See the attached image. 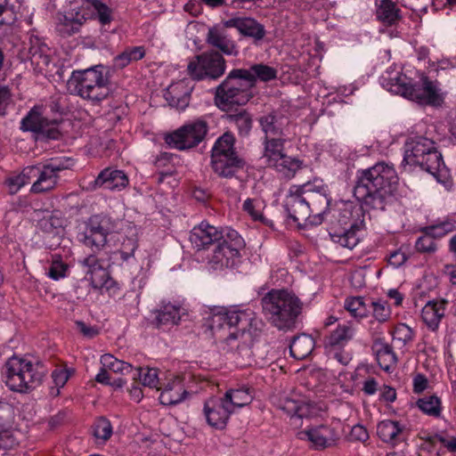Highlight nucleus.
<instances>
[{"label": "nucleus", "instance_id": "1", "mask_svg": "<svg viewBox=\"0 0 456 456\" xmlns=\"http://www.w3.org/2000/svg\"><path fill=\"white\" fill-rule=\"evenodd\" d=\"M397 183L395 169L385 162L358 170L354 195L362 205H355L351 201H341L336 205L333 217L341 228L330 232L331 240L349 249L357 246L365 228L363 206L384 210L396 189Z\"/></svg>", "mask_w": 456, "mask_h": 456}, {"label": "nucleus", "instance_id": "2", "mask_svg": "<svg viewBox=\"0 0 456 456\" xmlns=\"http://www.w3.org/2000/svg\"><path fill=\"white\" fill-rule=\"evenodd\" d=\"M189 240L198 251L214 246L211 255L208 256V262L215 270L234 267L240 257V250L244 246L243 239L235 230H219L205 221L193 227Z\"/></svg>", "mask_w": 456, "mask_h": 456}, {"label": "nucleus", "instance_id": "3", "mask_svg": "<svg viewBox=\"0 0 456 456\" xmlns=\"http://www.w3.org/2000/svg\"><path fill=\"white\" fill-rule=\"evenodd\" d=\"M259 323L261 322L251 311H230L214 314L209 327L216 339L220 342L232 346V342L238 339L243 340L241 346H237V350L239 354L244 351L245 354L249 356V344L247 342L256 336Z\"/></svg>", "mask_w": 456, "mask_h": 456}, {"label": "nucleus", "instance_id": "4", "mask_svg": "<svg viewBox=\"0 0 456 456\" xmlns=\"http://www.w3.org/2000/svg\"><path fill=\"white\" fill-rule=\"evenodd\" d=\"M265 317L275 328L290 330L303 311V302L292 291L273 289L261 298Z\"/></svg>", "mask_w": 456, "mask_h": 456}, {"label": "nucleus", "instance_id": "5", "mask_svg": "<svg viewBox=\"0 0 456 456\" xmlns=\"http://www.w3.org/2000/svg\"><path fill=\"white\" fill-rule=\"evenodd\" d=\"M45 376V369L39 362L27 357L12 355L5 362L2 377L8 388L26 394L38 387Z\"/></svg>", "mask_w": 456, "mask_h": 456}, {"label": "nucleus", "instance_id": "6", "mask_svg": "<svg viewBox=\"0 0 456 456\" xmlns=\"http://www.w3.org/2000/svg\"><path fill=\"white\" fill-rule=\"evenodd\" d=\"M68 86L71 94L93 102H102L110 92L109 77L103 65L74 70Z\"/></svg>", "mask_w": 456, "mask_h": 456}, {"label": "nucleus", "instance_id": "7", "mask_svg": "<svg viewBox=\"0 0 456 456\" xmlns=\"http://www.w3.org/2000/svg\"><path fill=\"white\" fill-rule=\"evenodd\" d=\"M403 161L411 166H419L437 181H441L440 176L446 172L442 154L436 150L435 142L424 136H415L406 141Z\"/></svg>", "mask_w": 456, "mask_h": 456}, {"label": "nucleus", "instance_id": "8", "mask_svg": "<svg viewBox=\"0 0 456 456\" xmlns=\"http://www.w3.org/2000/svg\"><path fill=\"white\" fill-rule=\"evenodd\" d=\"M235 142V136L226 132L216 139L211 149L210 167L221 178L235 177L246 166V160L237 151Z\"/></svg>", "mask_w": 456, "mask_h": 456}, {"label": "nucleus", "instance_id": "9", "mask_svg": "<svg viewBox=\"0 0 456 456\" xmlns=\"http://www.w3.org/2000/svg\"><path fill=\"white\" fill-rule=\"evenodd\" d=\"M118 229V221L106 215H94L86 224L85 231L79 234V240L96 253L108 242V237Z\"/></svg>", "mask_w": 456, "mask_h": 456}, {"label": "nucleus", "instance_id": "10", "mask_svg": "<svg viewBox=\"0 0 456 456\" xmlns=\"http://www.w3.org/2000/svg\"><path fill=\"white\" fill-rule=\"evenodd\" d=\"M225 68L222 54L210 51L194 56L188 63L187 71L193 80H216L224 74Z\"/></svg>", "mask_w": 456, "mask_h": 456}, {"label": "nucleus", "instance_id": "11", "mask_svg": "<svg viewBox=\"0 0 456 456\" xmlns=\"http://www.w3.org/2000/svg\"><path fill=\"white\" fill-rule=\"evenodd\" d=\"M300 190H302L313 214L314 218L311 220V224H322L323 216L330 209L331 200L328 185L322 179L315 178L301 184Z\"/></svg>", "mask_w": 456, "mask_h": 456}, {"label": "nucleus", "instance_id": "12", "mask_svg": "<svg viewBox=\"0 0 456 456\" xmlns=\"http://www.w3.org/2000/svg\"><path fill=\"white\" fill-rule=\"evenodd\" d=\"M208 131V123L204 119H197L185 124L165 138L166 142L179 151L196 147L206 137Z\"/></svg>", "mask_w": 456, "mask_h": 456}, {"label": "nucleus", "instance_id": "13", "mask_svg": "<svg viewBox=\"0 0 456 456\" xmlns=\"http://www.w3.org/2000/svg\"><path fill=\"white\" fill-rule=\"evenodd\" d=\"M20 129L26 132H33L46 139L56 140L61 133L58 129L56 119H47L43 116L42 108L33 107L28 113L21 119Z\"/></svg>", "mask_w": 456, "mask_h": 456}, {"label": "nucleus", "instance_id": "14", "mask_svg": "<svg viewBox=\"0 0 456 456\" xmlns=\"http://www.w3.org/2000/svg\"><path fill=\"white\" fill-rule=\"evenodd\" d=\"M69 167V159H51L50 162L38 166V174L30 188V191L45 193L53 191L58 184L60 172Z\"/></svg>", "mask_w": 456, "mask_h": 456}, {"label": "nucleus", "instance_id": "15", "mask_svg": "<svg viewBox=\"0 0 456 456\" xmlns=\"http://www.w3.org/2000/svg\"><path fill=\"white\" fill-rule=\"evenodd\" d=\"M301 440H306L314 450H324L335 446L340 439L337 427L329 424L312 426L298 433Z\"/></svg>", "mask_w": 456, "mask_h": 456}, {"label": "nucleus", "instance_id": "16", "mask_svg": "<svg viewBox=\"0 0 456 456\" xmlns=\"http://www.w3.org/2000/svg\"><path fill=\"white\" fill-rule=\"evenodd\" d=\"M284 208L288 216L294 222H308L311 224L313 214L307 205L300 185H291L284 200Z\"/></svg>", "mask_w": 456, "mask_h": 456}, {"label": "nucleus", "instance_id": "17", "mask_svg": "<svg viewBox=\"0 0 456 456\" xmlns=\"http://www.w3.org/2000/svg\"><path fill=\"white\" fill-rule=\"evenodd\" d=\"M405 97L420 104L439 105L443 102L437 82L426 76L417 83H411Z\"/></svg>", "mask_w": 456, "mask_h": 456}, {"label": "nucleus", "instance_id": "18", "mask_svg": "<svg viewBox=\"0 0 456 456\" xmlns=\"http://www.w3.org/2000/svg\"><path fill=\"white\" fill-rule=\"evenodd\" d=\"M232 413L223 396H211L204 403L203 414L207 423L216 429L224 428Z\"/></svg>", "mask_w": 456, "mask_h": 456}, {"label": "nucleus", "instance_id": "19", "mask_svg": "<svg viewBox=\"0 0 456 456\" xmlns=\"http://www.w3.org/2000/svg\"><path fill=\"white\" fill-rule=\"evenodd\" d=\"M152 323L159 329L169 330L178 325L188 315L187 311L181 305L171 302H161L159 308L152 311Z\"/></svg>", "mask_w": 456, "mask_h": 456}, {"label": "nucleus", "instance_id": "20", "mask_svg": "<svg viewBox=\"0 0 456 456\" xmlns=\"http://www.w3.org/2000/svg\"><path fill=\"white\" fill-rule=\"evenodd\" d=\"M224 26L236 28L241 36L252 38L256 44L263 40L266 35L265 26L248 16L232 17L224 22Z\"/></svg>", "mask_w": 456, "mask_h": 456}, {"label": "nucleus", "instance_id": "21", "mask_svg": "<svg viewBox=\"0 0 456 456\" xmlns=\"http://www.w3.org/2000/svg\"><path fill=\"white\" fill-rule=\"evenodd\" d=\"M248 101L249 94H245L243 89L232 87L224 81L216 88L215 102L224 110H227L234 105H244Z\"/></svg>", "mask_w": 456, "mask_h": 456}, {"label": "nucleus", "instance_id": "22", "mask_svg": "<svg viewBox=\"0 0 456 456\" xmlns=\"http://www.w3.org/2000/svg\"><path fill=\"white\" fill-rule=\"evenodd\" d=\"M377 436L383 443L395 445L407 439L408 430L401 421L384 419L377 425Z\"/></svg>", "mask_w": 456, "mask_h": 456}, {"label": "nucleus", "instance_id": "23", "mask_svg": "<svg viewBox=\"0 0 456 456\" xmlns=\"http://www.w3.org/2000/svg\"><path fill=\"white\" fill-rule=\"evenodd\" d=\"M81 264L87 268L86 275L93 288L99 289L102 288H110V279L108 271L103 267L102 262L94 254H91L85 257Z\"/></svg>", "mask_w": 456, "mask_h": 456}, {"label": "nucleus", "instance_id": "24", "mask_svg": "<svg viewBox=\"0 0 456 456\" xmlns=\"http://www.w3.org/2000/svg\"><path fill=\"white\" fill-rule=\"evenodd\" d=\"M128 177L122 170L105 168L91 183V189L102 188L110 191H120L128 185Z\"/></svg>", "mask_w": 456, "mask_h": 456}, {"label": "nucleus", "instance_id": "25", "mask_svg": "<svg viewBox=\"0 0 456 456\" xmlns=\"http://www.w3.org/2000/svg\"><path fill=\"white\" fill-rule=\"evenodd\" d=\"M192 89L188 81L179 80L166 89L164 98L169 106L183 110L189 105Z\"/></svg>", "mask_w": 456, "mask_h": 456}, {"label": "nucleus", "instance_id": "26", "mask_svg": "<svg viewBox=\"0 0 456 456\" xmlns=\"http://www.w3.org/2000/svg\"><path fill=\"white\" fill-rule=\"evenodd\" d=\"M265 138L285 137L284 129L289 124V118L280 110H273L259 118Z\"/></svg>", "mask_w": 456, "mask_h": 456}, {"label": "nucleus", "instance_id": "27", "mask_svg": "<svg viewBox=\"0 0 456 456\" xmlns=\"http://www.w3.org/2000/svg\"><path fill=\"white\" fill-rule=\"evenodd\" d=\"M28 45V57L31 65L34 66L35 69L43 71L51 62L50 49L41 38L33 34L29 36Z\"/></svg>", "mask_w": 456, "mask_h": 456}, {"label": "nucleus", "instance_id": "28", "mask_svg": "<svg viewBox=\"0 0 456 456\" xmlns=\"http://www.w3.org/2000/svg\"><path fill=\"white\" fill-rule=\"evenodd\" d=\"M160 390L159 402L164 405L178 404L188 395L183 379L179 376L174 377Z\"/></svg>", "mask_w": 456, "mask_h": 456}, {"label": "nucleus", "instance_id": "29", "mask_svg": "<svg viewBox=\"0 0 456 456\" xmlns=\"http://www.w3.org/2000/svg\"><path fill=\"white\" fill-rule=\"evenodd\" d=\"M448 301L445 299L430 300L421 311V320L431 331H436L439 328L442 319L445 315V306Z\"/></svg>", "mask_w": 456, "mask_h": 456}, {"label": "nucleus", "instance_id": "30", "mask_svg": "<svg viewBox=\"0 0 456 456\" xmlns=\"http://www.w3.org/2000/svg\"><path fill=\"white\" fill-rule=\"evenodd\" d=\"M384 88L395 94L406 96L411 86V79L395 69H387L380 77Z\"/></svg>", "mask_w": 456, "mask_h": 456}, {"label": "nucleus", "instance_id": "31", "mask_svg": "<svg viewBox=\"0 0 456 456\" xmlns=\"http://www.w3.org/2000/svg\"><path fill=\"white\" fill-rule=\"evenodd\" d=\"M207 42L213 47L219 49L226 55H237V46L231 38L222 29L212 28H209Z\"/></svg>", "mask_w": 456, "mask_h": 456}, {"label": "nucleus", "instance_id": "32", "mask_svg": "<svg viewBox=\"0 0 456 456\" xmlns=\"http://www.w3.org/2000/svg\"><path fill=\"white\" fill-rule=\"evenodd\" d=\"M354 327L347 322L346 324L338 325L325 338V348H343L354 336Z\"/></svg>", "mask_w": 456, "mask_h": 456}, {"label": "nucleus", "instance_id": "33", "mask_svg": "<svg viewBox=\"0 0 456 456\" xmlns=\"http://www.w3.org/2000/svg\"><path fill=\"white\" fill-rule=\"evenodd\" d=\"M286 141V137L264 138L263 159H265L267 166L277 163L278 159H281L282 155L285 154L284 144Z\"/></svg>", "mask_w": 456, "mask_h": 456}, {"label": "nucleus", "instance_id": "34", "mask_svg": "<svg viewBox=\"0 0 456 456\" xmlns=\"http://www.w3.org/2000/svg\"><path fill=\"white\" fill-rule=\"evenodd\" d=\"M314 339L306 334H301L293 338L289 345L290 355L297 360H304L313 352Z\"/></svg>", "mask_w": 456, "mask_h": 456}, {"label": "nucleus", "instance_id": "35", "mask_svg": "<svg viewBox=\"0 0 456 456\" xmlns=\"http://www.w3.org/2000/svg\"><path fill=\"white\" fill-rule=\"evenodd\" d=\"M223 397L232 412L237 409L249 404L253 400V395L248 387L229 389L225 392Z\"/></svg>", "mask_w": 456, "mask_h": 456}, {"label": "nucleus", "instance_id": "36", "mask_svg": "<svg viewBox=\"0 0 456 456\" xmlns=\"http://www.w3.org/2000/svg\"><path fill=\"white\" fill-rule=\"evenodd\" d=\"M224 81L232 87L243 89L244 94H249V99L251 98V89L254 86L252 84V77L246 71V69H232Z\"/></svg>", "mask_w": 456, "mask_h": 456}, {"label": "nucleus", "instance_id": "37", "mask_svg": "<svg viewBox=\"0 0 456 456\" xmlns=\"http://www.w3.org/2000/svg\"><path fill=\"white\" fill-rule=\"evenodd\" d=\"M269 167H273L285 178H292L297 172L302 168L303 161L297 158L288 156L286 153L282 155L281 159H278L277 163L272 164Z\"/></svg>", "mask_w": 456, "mask_h": 456}, {"label": "nucleus", "instance_id": "38", "mask_svg": "<svg viewBox=\"0 0 456 456\" xmlns=\"http://www.w3.org/2000/svg\"><path fill=\"white\" fill-rule=\"evenodd\" d=\"M92 20H97L102 26L109 25L114 19L113 9L102 0H88Z\"/></svg>", "mask_w": 456, "mask_h": 456}, {"label": "nucleus", "instance_id": "39", "mask_svg": "<svg viewBox=\"0 0 456 456\" xmlns=\"http://www.w3.org/2000/svg\"><path fill=\"white\" fill-rule=\"evenodd\" d=\"M279 408L291 418L303 419L310 412L306 403L289 397L280 400Z\"/></svg>", "mask_w": 456, "mask_h": 456}, {"label": "nucleus", "instance_id": "40", "mask_svg": "<svg viewBox=\"0 0 456 456\" xmlns=\"http://www.w3.org/2000/svg\"><path fill=\"white\" fill-rule=\"evenodd\" d=\"M377 18L386 25H393L400 19V10L391 0H382L377 9Z\"/></svg>", "mask_w": 456, "mask_h": 456}, {"label": "nucleus", "instance_id": "41", "mask_svg": "<svg viewBox=\"0 0 456 456\" xmlns=\"http://www.w3.org/2000/svg\"><path fill=\"white\" fill-rule=\"evenodd\" d=\"M246 71L251 75L254 86L257 80L268 82L277 77L276 69L263 63L254 64L249 69H246Z\"/></svg>", "mask_w": 456, "mask_h": 456}, {"label": "nucleus", "instance_id": "42", "mask_svg": "<svg viewBox=\"0 0 456 456\" xmlns=\"http://www.w3.org/2000/svg\"><path fill=\"white\" fill-rule=\"evenodd\" d=\"M133 379L134 380L138 379L144 387H155L157 390L161 389V387H159V379L157 369L140 367L134 370Z\"/></svg>", "mask_w": 456, "mask_h": 456}, {"label": "nucleus", "instance_id": "43", "mask_svg": "<svg viewBox=\"0 0 456 456\" xmlns=\"http://www.w3.org/2000/svg\"><path fill=\"white\" fill-rule=\"evenodd\" d=\"M100 362L105 369L114 373L128 374L133 371V366L130 363L118 360L110 354L102 355Z\"/></svg>", "mask_w": 456, "mask_h": 456}, {"label": "nucleus", "instance_id": "44", "mask_svg": "<svg viewBox=\"0 0 456 456\" xmlns=\"http://www.w3.org/2000/svg\"><path fill=\"white\" fill-rule=\"evenodd\" d=\"M344 308L356 319H362L368 314V308L362 297H350L346 298Z\"/></svg>", "mask_w": 456, "mask_h": 456}, {"label": "nucleus", "instance_id": "45", "mask_svg": "<svg viewBox=\"0 0 456 456\" xmlns=\"http://www.w3.org/2000/svg\"><path fill=\"white\" fill-rule=\"evenodd\" d=\"M425 228L428 230V234H432L436 239H440L456 230V221L452 218H445Z\"/></svg>", "mask_w": 456, "mask_h": 456}, {"label": "nucleus", "instance_id": "46", "mask_svg": "<svg viewBox=\"0 0 456 456\" xmlns=\"http://www.w3.org/2000/svg\"><path fill=\"white\" fill-rule=\"evenodd\" d=\"M227 119L231 124H234L239 130V133L242 135H246L249 133L252 127L251 116L245 110H240L234 114L227 116Z\"/></svg>", "mask_w": 456, "mask_h": 456}, {"label": "nucleus", "instance_id": "47", "mask_svg": "<svg viewBox=\"0 0 456 456\" xmlns=\"http://www.w3.org/2000/svg\"><path fill=\"white\" fill-rule=\"evenodd\" d=\"M68 17L75 21L76 26H82L88 20H92V12L88 7V0H81L80 4L67 13Z\"/></svg>", "mask_w": 456, "mask_h": 456}, {"label": "nucleus", "instance_id": "48", "mask_svg": "<svg viewBox=\"0 0 456 456\" xmlns=\"http://www.w3.org/2000/svg\"><path fill=\"white\" fill-rule=\"evenodd\" d=\"M418 407L426 414L439 417L441 414V401L436 395L420 398L417 402Z\"/></svg>", "mask_w": 456, "mask_h": 456}, {"label": "nucleus", "instance_id": "49", "mask_svg": "<svg viewBox=\"0 0 456 456\" xmlns=\"http://www.w3.org/2000/svg\"><path fill=\"white\" fill-rule=\"evenodd\" d=\"M396 360L392 346L388 344H381L377 350V361L379 366L385 370H388L390 366L396 362Z\"/></svg>", "mask_w": 456, "mask_h": 456}, {"label": "nucleus", "instance_id": "50", "mask_svg": "<svg viewBox=\"0 0 456 456\" xmlns=\"http://www.w3.org/2000/svg\"><path fill=\"white\" fill-rule=\"evenodd\" d=\"M113 433L110 421L105 417H100L93 425V435L96 439L107 441Z\"/></svg>", "mask_w": 456, "mask_h": 456}, {"label": "nucleus", "instance_id": "51", "mask_svg": "<svg viewBox=\"0 0 456 456\" xmlns=\"http://www.w3.org/2000/svg\"><path fill=\"white\" fill-rule=\"evenodd\" d=\"M261 202L257 200L254 199H247L243 202L242 208L245 212H247L252 220L260 222L262 224H267L268 219L264 216V215L261 212Z\"/></svg>", "mask_w": 456, "mask_h": 456}, {"label": "nucleus", "instance_id": "52", "mask_svg": "<svg viewBox=\"0 0 456 456\" xmlns=\"http://www.w3.org/2000/svg\"><path fill=\"white\" fill-rule=\"evenodd\" d=\"M422 236L419 237L415 243V248L419 253H434L436 250L435 237L428 234V230L423 227L421 229Z\"/></svg>", "mask_w": 456, "mask_h": 456}, {"label": "nucleus", "instance_id": "53", "mask_svg": "<svg viewBox=\"0 0 456 456\" xmlns=\"http://www.w3.org/2000/svg\"><path fill=\"white\" fill-rule=\"evenodd\" d=\"M9 404L0 400V441L12 437L11 427L6 420L7 414L9 413Z\"/></svg>", "mask_w": 456, "mask_h": 456}, {"label": "nucleus", "instance_id": "54", "mask_svg": "<svg viewBox=\"0 0 456 456\" xmlns=\"http://www.w3.org/2000/svg\"><path fill=\"white\" fill-rule=\"evenodd\" d=\"M80 29V28L76 26L74 20H71L67 14L56 25V30L62 37H69L77 34Z\"/></svg>", "mask_w": 456, "mask_h": 456}, {"label": "nucleus", "instance_id": "55", "mask_svg": "<svg viewBox=\"0 0 456 456\" xmlns=\"http://www.w3.org/2000/svg\"><path fill=\"white\" fill-rule=\"evenodd\" d=\"M67 272L68 265L61 260L60 256H54L48 270V276L54 281H58L66 277Z\"/></svg>", "mask_w": 456, "mask_h": 456}, {"label": "nucleus", "instance_id": "56", "mask_svg": "<svg viewBox=\"0 0 456 456\" xmlns=\"http://www.w3.org/2000/svg\"><path fill=\"white\" fill-rule=\"evenodd\" d=\"M373 317L379 322H387L391 316L389 304L385 300L372 302Z\"/></svg>", "mask_w": 456, "mask_h": 456}, {"label": "nucleus", "instance_id": "57", "mask_svg": "<svg viewBox=\"0 0 456 456\" xmlns=\"http://www.w3.org/2000/svg\"><path fill=\"white\" fill-rule=\"evenodd\" d=\"M137 240L134 238H126L123 240L121 248L118 251L120 257L123 261H128L134 256V251L137 248Z\"/></svg>", "mask_w": 456, "mask_h": 456}, {"label": "nucleus", "instance_id": "58", "mask_svg": "<svg viewBox=\"0 0 456 456\" xmlns=\"http://www.w3.org/2000/svg\"><path fill=\"white\" fill-rule=\"evenodd\" d=\"M61 220L54 215L45 216L39 221L40 228L45 232H53L54 229L61 227Z\"/></svg>", "mask_w": 456, "mask_h": 456}, {"label": "nucleus", "instance_id": "59", "mask_svg": "<svg viewBox=\"0 0 456 456\" xmlns=\"http://www.w3.org/2000/svg\"><path fill=\"white\" fill-rule=\"evenodd\" d=\"M394 330V338L402 340L403 343L412 339V330L408 325L404 323L398 324L395 326Z\"/></svg>", "mask_w": 456, "mask_h": 456}, {"label": "nucleus", "instance_id": "60", "mask_svg": "<svg viewBox=\"0 0 456 456\" xmlns=\"http://www.w3.org/2000/svg\"><path fill=\"white\" fill-rule=\"evenodd\" d=\"M369 433L362 425L357 424L352 428L350 432V439L352 441L364 443L369 439Z\"/></svg>", "mask_w": 456, "mask_h": 456}, {"label": "nucleus", "instance_id": "61", "mask_svg": "<svg viewBox=\"0 0 456 456\" xmlns=\"http://www.w3.org/2000/svg\"><path fill=\"white\" fill-rule=\"evenodd\" d=\"M52 378L57 387H62L69 378V371L65 368L55 369L52 372Z\"/></svg>", "mask_w": 456, "mask_h": 456}, {"label": "nucleus", "instance_id": "62", "mask_svg": "<svg viewBox=\"0 0 456 456\" xmlns=\"http://www.w3.org/2000/svg\"><path fill=\"white\" fill-rule=\"evenodd\" d=\"M12 94L7 86H0V116L5 115L6 108L11 102Z\"/></svg>", "mask_w": 456, "mask_h": 456}, {"label": "nucleus", "instance_id": "63", "mask_svg": "<svg viewBox=\"0 0 456 456\" xmlns=\"http://www.w3.org/2000/svg\"><path fill=\"white\" fill-rule=\"evenodd\" d=\"M6 184L9 187V191L11 194L16 193L21 187H23L26 183L24 179L19 174L17 175L9 177L6 180Z\"/></svg>", "mask_w": 456, "mask_h": 456}, {"label": "nucleus", "instance_id": "64", "mask_svg": "<svg viewBox=\"0 0 456 456\" xmlns=\"http://www.w3.org/2000/svg\"><path fill=\"white\" fill-rule=\"evenodd\" d=\"M407 260V256L401 249L395 250L388 256V263L394 267H399Z\"/></svg>", "mask_w": 456, "mask_h": 456}]
</instances>
